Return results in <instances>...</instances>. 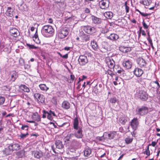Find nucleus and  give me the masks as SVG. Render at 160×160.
I'll list each match as a JSON object with an SVG mask.
<instances>
[{
    "label": "nucleus",
    "instance_id": "obj_16",
    "mask_svg": "<svg viewBox=\"0 0 160 160\" xmlns=\"http://www.w3.org/2000/svg\"><path fill=\"white\" fill-rule=\"evenodd\" d=\"M11 35L14 37H17L19 35L20 33L18 29L15 28H12L10 30Z\"/></svg>",
    "mask_w": 160,
    "mask_h": 160
},
{
    "label": "nucleus",
    "instance_id": "obj_19",
    "mask_svg": "<svg viewBox=\"0 0 160 160\" xmlns=\"http://www.w3.org/2000/svg\"><path fill=\"white\" fill-rule=\"evenodd\" d=\"M106 37L108 39L112 41L117 40L119 38L118 36L115 33H112L109 36H107Z\"/></svg>",
    "mask_w": 160,
    "mask_h": 160
},
{
    "label": "nucleus",
    "instance_id": "obj_50",
    "mask_svg": "<svg viewBox=\"0 0 160 160\" xmlns=\"http://www.w3.org/2000/svg\"><path fill=\"white\" fill-rule=\"evenodd\" d=\"M127 2H126L124 3V6H125V9L126 10V12L127 13H128L129 12V8L127 5Z\"/></svg>",
    "mask_w": 160,
    "mask_h": 160
},
{
    "label": "nucleus",
    "instance_id": "obj_49",
    "mask_svg": "<svg viewBox=\"0 0 160 160\" xmlns=\"http://www.w3.org/2000/svg\"><path fill=\"white\" fill-rule=\"evenodd\" d=\"M47 115V118L51 121H52L53 119V118L52 115L48 112H46Z\"/></svg>",
    "mask_w": 160,
    "mask_h": 160
},
{
    "label": "nucleus",
    "instance_id": "obj_60",
    "mask_svg": "<svg viewBox=\"0 0 160 160\" xmlns=\"http://www.w3.org/2000/svg\"><path fill=\"white\" fill-rule=\"evenodd\" d=\"M85 11L86 13H89L90 12V10L88 8H85Z\"/></svg>",
    "mask_w": 160,
    "mask_h": 160
},
{
    "label": "nucleus",
    "instance_id": "obj_56",
    "mask_svg": "<svg viewBox=\"0 0 160 160\" xmlns=\"http://www.w3.org/2000/svg\"><path fill=\"white\" fill-rule=\"evenodd\" d=\"M52 115H53V116L56 117V114L54 112H52L51 110H50L49 112Z\"/></svg>",
    "mask_w": 160,
    "mask_h": 160
},
{
    "label": "nucleus",
    "instance_id": "obj_59",
    "mask_svg": "<svg viewBox=\"0 0 160 160\" xmlns=\"http://www.w3.org/2000/svg\"><path fill=\"white\" fill-rule=\"evenodd\" d=\"M156 144V142L153 141L152 142V143L151 144V145H152L153 147H154L155 146Z\"/></svg>",
    "mask_w": 160,
    "mask_h": 160
},
{
    "label": "nucleus",
    "instance_id": "obj_33",
    "mask_svg": "<svg viewBox=\"0 0 160 160\" xmlns=\"http://www.w3.org/2000/svg\"><path fill=\"white\" fill-rule=\"evenodd\" d=\"M79 127H78V122L77 118L74 119L73 122V128L74 129H78Z\"/></svg>",
    "mask_w": 160,
    "mask_h": 160
},
{
    "label": "nucleus",
    "instance_id": "obj_47",
    "mask_svg": "<svg viewBox=\"0 0 160 160\" xmlns=\"http://www.w3.org/2000/svg\"><path fill=\"white\" fill-rule=\"evenodd\" d=\"M96 139L97 140H99V141H103L104 139H106L105 138V137L104 136V134H103V135L102 137H97L96 138Z\"/></svg>",
    "mask_w": 160,
    "mask_h": 160
},
{
    "label": "nucleus",
    "instance_id": "obj_4",
    "mask_svg": "<svg viewBox=\"0 0 160 160\" xmlns=\"http://www.w3.org/2000/svg\"><path fill=\"white\" fill-rule=\"evenodd\" d=\"M69 33V30L66 27L62 28L58 32V36L60 39H63L65 38Z\"/></svg>",
    "mask_w": 160,
    "mask_h": 160
},
{
    "label": "nucleus",
    "instance_id": "obj_43",
    "mask_svg": "<svg viewBox=\"0 0 160 160\" xmlns=\"http://www.w3.org/2000/svg\"><path fill=\"white\" fill-rule=\"evenodd\" d=\"M28 135V132H27L25 134H23L21 133L19 137H20L21 138L23 139L25 138Z\"/></svg>",
    "mask_w": 160,
    "mask_h": 160
},
{
    "label": "nucleus",
    "instance_id": "obj_28",
    "mask_svg": "<svg viewBox=\"0 0 160 160\" xmlns=\"http://www.w3.org/2000/svg\"><path fill=\"white\" fill-rule=\"evenodd\" d=\"M43 153L41 151H36L34 154L35 158L37 159H39L43 156Z\"/></svg>",
    "mask_w": 160,
    "mask_h": 160
},
{
    "label": "nucleus",
    "instance_id": "obj_53",
    "mask_svg": "<svg viewBox=\"0 0 160 160\" xmlns=\"http://www.w3.org/2000/svg\"><path fill=\"white\" fill-rule=\"evenodd\" d=\"M142 25L145 29H147L148 28V26L147 25L146 23L143 21L142 22Z\"/></svg>",
    "mask_w": 160,
    "mask_h": 160
},
{
    "label": "nucleus",
    "instance_id": "obj_27",
    "mask_svg": "<svg viewBox=\"0 0 160 160\" xmlns=\"http://www.w3.org/2000/svg\"><path fill=\"white\" fill-rule=\"evenodd\" d=\"M62 107L65 109H68L70 107V104L68 102L64 101L62 104Z\"/></svg>",
    "mask_w": 160,
    "mask_h": 160
},
{
    "label": "nucleus",
    "instance_id": "obj_18",
    "mask_svg": "<svg viewBox=\"0 0 160 160\" xmlns=\"http://www.w3.org/2000/svg\"><path fill=\"white\" fill-rule=\"evenodd\" d=\"M91 19L92 22L94 24H99L101 22L102 20L101 18H97V17L92 15L91 16Z\"/></svg>",
    "mask_w": 160,
    "mask_h": 160
},
{
    "label": "nucleus",
    "instance_id": "obj_11",
    "mask_svg": "<svg viewBox=\"0 0 160 160\" xmlns=\"http://www.w3.org/2000/svg\"><path fill=\"white\" fill-rule=\"evenodd\" d=\"M139 124V122L137 118H134L131 122V126L134 130H136Z\"/></svg>",
    "mask_w": 160,
    "mask_h": 160
},
{
    "label": "nucleus",
    "instance_id": "obj_29",
    "mask_svg": "<svg viewBox=\"0 0 160 160\" xmlns=\"http://www.w3.org/2000/svg\"><path fill=\"white\" fill-rule=\"evenodd\" d=\"M55 144L56 148L59 149H62L64 147L62 142L60 140L56 141L55 142Z\"/></svg>",
    "mask_w": 160,
    "mask_h": 160
},
{
    "label": "nucleus",
    "instance_id": "obj_30",
    "mask_svg": "<svg viewBox=\"0 0 160 160\" xmlns=\"http://www.w3.org/2000/svg\"><path fill=\"white\" fill-rule=\"evenodd\" d=\"M121 51L124 53H126L130 51L131 50V48L130 47H122L120 48Z\"/></svg>",
    "mask_w": 160,
    "mask_h": 160
},
{
    "label": "nucleus",
    "instance_id": "obj_34",
    "mask_svg": "<svg viewBox=\"0 0 160 160\" xmlns=\"http://www.w3.org/2000/svg\"><path fill=\"white\" fill-rule=\"evenodd\" d=\"M37 30H36V32L33 37L34 40L38 44H39L40 43V41L38 37V34L37 33Z\"/></svg>",
    "mask_w": 160,
    "mask_h": 160
},
{
    "label": "nucleus",
    "instance_id": "obj_41",
    "mask_svg": "<svg viewBox=\"0 0 160 160\" xmlns=\"http://www.w3.org/2000/svg\"><path fill=\"white\" fill-rule=\"evenodd\" d=\"M133 139L132 138H130L128 137L125 138V141L126 143L129 144L131 143Z\"/></svg>",
    "mask_w": 160,
    "mask_h": 160
},
{
    "label": "nucleus",
    "instance_id": "obj_63",
    "mask_svg": "<svg viewBox=\"0 0 160 160\" xmlns=\"http://www.w3.org/2000/svg\"><path fill=\"white\" fill-rule=\"evenodd\" d=\"M142 33V34L143 36H145L146 35V33L145 32V31L143 30L142 31V32H141Z\"/></svg>",
    "mask_w": 160,
    "mask_h": 160
},
{
    "label": "nucleus",
    "instance_id": "obj_45",
    "mask_svg": "<svg viewBox=\"0 0 160 160\" xmlns=\"http://www.w3.org/2000/svg\"><path fill=\"white\" fill-rule=\"evenodd\" d=\"M26 45L27 46H28L30 49H36L38 48V47L34 46L33 45H31L28 43H27Z\"/></svg>",
    "mask_w": 160,
    "mask_h": 160
},
{
    "label": "nucleus",
    "instance_id": "obj_26",
    "mask_svg": "<svg viewBox=\"0 0 160 160\" xmlns=\"http://www.w3.org/2000/svg\"><path fill=\"white\" fill-rule=\"evenodd\" d=\"M41 90L43 92H46L49 89V87H47L46 84H40L39 86Z\"/></svg>",
    "mask_w": 160,
    "mask_h": 160
},
{
    "label": "nucleus",
    "instance_id": "obj_25",
    "mask_svg": "<svg viewBox=\"0 0 160 160\" xmlns=\"http://www.w3.org/2000/svg\"><path fill=\"white\" fill-rule=\"evenodd\" d=\"M113 13L110 11L104 13V16L108 19H111L113 16Z\"/></svg>",
    "mask_w": 160,
    "mask_h": 160
},
{
    "label": "nucleus",
    "instance_id": "obj_36",
    "mask_svg": "<svg viewBox=\"0 0 160 160\" xmlns=\"http://www.w3.org/2000/svg\"><path fill=\"white\" fill-rule=\"evenodd\" d=\"M20 88L24 92H29L30 91L29 89L25 85H21Z\"/></svg>",
    "mask_w": 160,
    "mask_h": 160
},
{
    "label": "nucleus",
    "instance_id": "obj_37",
    "mask_svg": "<svg viewBox=\"0 0 160 160\" xmlns=\"http://www.w3.org/2000/svg\"><path fill=\"white\" fill-rule=\"evenodd\" d=\"M81 38L82 41L87 42L89 40L90 37L89 35L85 34L81 37Z\"/></svg>",
    "mask_w": 160,
    "mask_h": 160
},
{
    "label": "nucleus",
    "instance_id": "obj_48",
    "mask_svg": "<svg viewBox=\"0 0 160 160\" xmlns=\"http://www.w3.org/2000/svg\"><path fill=\"white\" fill-rule=\"evenodd\" d=\"M109 101L112 103H115L117 101V99L115 97L109 99Z\"/></svg>",
    "mask_w": 160,
    "mask_h": 160
},
{
    "label": "nucleus",
    "instance_id": "obj_64",
    "mask_svg": "<svg viewBox=\"0 0 160 160\" xmlns=\"http://www.w3.org/2000/svg\"><path fill=\"white\" fill-rule=\"evenodd\" d=\"M123 69H122L120 68V70H118L117 71V72L118 73H121V72L122 71Z\"/></svg>",
    "mask_w": 160,
    "mask_h": 160
},
{
    "label": "nucleus",
    "instance_id": "obj_44",
    "mask_svg": "<svg viewBox=\"0 0 160 160\" xmlns=\"http://www.w3.org/2000/svg\"><path fill=\"white\" fill-rule=\"evenodd\" d=\"M106 73L110 75L112 78L113 77V76H116V74L113 73L112 71L109 69L107 71Z\"/></svg>",
    "mask_w": 160,
    "mask_h": 160
},
{
    "label": "nucleus",
    "instance_id": "obj_39",
    "mask_svg": "<svg viewBox=\"0 0 160 160\" xmlns=\"http://www.w3.org/2000/svg\"><path fill=\"white\" fill-rule=\"evenodd\" d=\"M151 144H149V145L147 147V149L144 152V153L146 154L148 156H149L150 155V152L149 149V146H150Z\"/></svg>",
    "mask_w": 160,
    "mask_h": 160
},
{
    "label": "nucleus",
    "instance_id": "obj_23",
    "mask_svg": "<svg viewBox=\"0 0 160 160\" xmlns=\"http://www.w3.org/2000/svg\"><path fill=\"white\" fill-rule=\"evenodd\" d=\"M91 152L92 150L90 148H86L84 151V155L85 157H88L91 155Z\"/></svg>",
    "mask_w": 160,
    "mask_h": 160
},
{
    "label": "nucleus",
    "instance_id": "obj_21",
    "mask_svg": "<svg viewBox=\"0 0 160 160\" xmlns=\"http://www.w3.org/2000/svg\"><path fill=\"white\" fill-rule=\"evenodd\" d=\"M128 118L126 116L120 117L119 119V121L122 125H124L128 121Z\"/></svg>",
    "mask_w": 160,
    "mask_h": 160
},
{
    "label": "nucleus",
    "instance_id": "obj_35",
    "mask_svg": "<svg viewBox=\"0 0 160 160\" xmlns=\"http://www.w3.org/2000/svg\"><path fill=\"white\" fill-rule=\"evenodd\" d=\"M91 44L92 46V48L95 50H97L98 49V46L96 42L94 41H92L91 42Z\"/></svg>",
    "mask_w": 160,
    "mask_h": 160
},
{
    "label": "nucleus",
    "instance_id": "obj_32",
    "mask_svg": "<svg viewBox=\"0 0 160 160\" xmlns=\"http://www.w3.org/2000/svg\"><path fill=\"white\" fill-rule=\"evenodd\" d=\"M18 77V74L16 72H13L11 75V80L13 82H14Z\"/></svg>",
    "mask_w": 160,
    "mask_h": 160
},
{
    "label": "nucleus",
    "instance_id": "obj_15",
    "mask_svg": "<svg viewBox=\"0 0 160 160\" xmlns=\"http://www.w3.org/2000/svg\"><path fill=\"white\" fill-rule=\"evenodd\" d=\"M132 65L131 61L129 60L124 61L122 62L123 66L127 69L131 68L132 67Z\"/></svg>",
    "mask_w": 160,
    "mask_h": 160
},
{
    "label": "nucleus",
    "instance_id": "obj_57",
    "mask_svg": "<svg viewBox=\"0 0 160 160\" xmlns=\"http://www.w3.org/2000/svg\"><path fill=\"white\" fill-rule=\"evenodd\" d=\"M46 112H47L44 111L43 113V114L42 116V117L43 118H46V114H47L46 113Z\"/></svg>",
    "mask_w": 160,
    "mask_h": 160
},
{
    "label": "nucleus",
    "instance_id": "obj_52",
    "mask_svg": "<svg viewBox=\"0 0 160 160\" xmlns=\"http://www.w3.org/2000/svg\"><path fill=\"white\" fill-rule=\"evenodd\" d=\"M21 128L22 130H25L27 131H28V125H22Z\"/></svg>",
    "mask_w": 160,
    "mask_h": 160
},
{
    "label": "nucleus",
    "instance_id": "obj_13",
    "mask_svg": "<svg viewBox=\"0 0 160 160\" xmlns=\"http://www.w3.org/2000/svg\"><path fill=\"white\" fill-rule=\"evenodd\" d=\"M143 73V70L140 68H136L134 71L133 74L136 77H140Z\"/></svg>",
    "mask_w": 160,
    "mask_h": 160
},
{
    "label": "nucleus",
    "instance_id": "obj_12",
    "mask_svg": "<svg viewBox=\"0 0 160 160\" xmlns=\"http://www.w3.org/2000/svg\"><path fill=\"white\" fill-rule=\"evenodd\" d=\"M74 136L78 138H82L83 135L82 134V128L80 127L78 129H75Z\"/></svg>",
    "mask_w": 160,
    "mask_h": 160
},
{
    "label": "nucleus",
    "instance_id": "obj_10",
    "mask_svg": "<svg viewBox=\"0 0 160 160\" xmlns=\"http://www.w3.org/2000/svg\"><path fill=\"white\" fill-rule=\"evenodd\" d=\"M149 85L152 88H152H153L152 90L154 91L155 89H156L157 91H158L160 87L159 84L157 80L155 81L151 82L150 83Z\"/></svg>",
    "mask_w": 160,
    "mask_h": 160
},
{
    "label": "nucleus",
    "instance_id": "obj_61",
    "mask_svg": "<svg viewBox=\"0 0 160 160\" xmlns=\"http://www.w3.org/2000/svg\"><path fill=\"white\" fill-rule=\"evenodd\" d=\"M3 50L5 51V52H9V50L8 49V48H4Z\"/></svg>",
    "mask_w": 160,
    "mask_h": 160
},
{
    "label": "nucleus",
    "instance_id": "obj_58",
    "mask_svg": "<svg viewBox=\"0 0 160 160\" xmlns=\"http://www.w3.org/2000/svg\"><path fill=\"white\" fill-rule=\"evenodd\" d=\"M62 58H65V59L68 58V54H66L65 55H62Z\"/></svg>",
    "mask_w": 160,
    "mask_h": 160
},
{
    "label": "nucleus",
    "instance_id": "obj_31",
    "mask_svg": "<svg viewBox=\"0 0 160 160\" xmlns=\"http://www.w3.org/2000/svg\"><path fill=\"white\" fill-rule=\"evenodd\" d=\"M12 149V151L18 150L20 149V146L19 144L18 143H15L10 145Z\"/></svg>",
    "mask_w": 160,
    "mask_h": 160
},
{
    "label": "nucleus",
    "instance_id": "obj_20",
    "mask_svg": "<svg viewBox=\"0 0 160 160\" xmlns=\"http://www.w3.org/2000/svg\"><path fill=\"white\" fill-rule=\"evenodd\" d=\"M73 137L74 134L73 133H68L67 136L64 139V142L68 143L70 139L72 138Z\"/></svg>",
    "mask_w": 160,
    "mask_h": 160
},
{
    "label": "nucleus",
    "instance_id": "obj_14",
    "mask_svg": "<svg viewBox=\"0 0 160 160\" xmlns=\"http://www.w3.org/2000/svg\"><path fill=\"white\" fill-rule=\"evenodd\" d=\"M137 61L138 64L141 67H144L146 65V61L142 58H138Z\"/></svg>",
    "mask_w": 160,
    "mask_h": 160
},
{
    "label": "nucleus",
    "instance_id": "obj_8",
    "mask_svg": "<svg viewBox=\"0 0 160 160\" xmlns=\"http://www.w3.org/2000/svg\"><path fill=\"white\" fill-rule=\"evenodd\" d=\"M34 97L37 99L38 103H43L44 102L45 98L43 95L36 93L34 94Z\"/></svg>",
    "mask_w": 160,
    "mask_h": 160
},
{
    "label": "nucleus",
    "instance_id": "obj_40",
    "mask_svg": "<svg viewBox=\"0 0 160 160\" xmlns=\"http://www.w3.org/2000/svg\"><path fill=\"white\" fill-rule=\"evenodd\" d=\"M37 115L35 114L33 116V119L36 121H40V116L38 115V114L37 113Z\"/></svg>",
    "mask_w": 160,
    "mask_h": 160
},
{
    "label": "nucleus",
    "instance_id": "obj_51",
    "mask_svg": "<svg viewBox=\"0 0 160 160\" xmlns=\"http://www.w3.org/2000/svg\"><path fill=\"white\" fill-rule=\"evenodd\" d=\"M19 62L21 66L23 65L24 63V60L22 58H20L19 59Z\"/></svg>",
    "mask_w": 160,
    "mask_h": 160
},
{
    "label": "nucleus",
    "instance_id": "obj_5",
    "mask_svg": "<svg viewBox=\"0 0 160 160\" xmlns=\"http://www.w3.org/2000/svg\"><path fill=\"white\" fill-rule=\"evenodd\" d=\"M148 108L144 106L138 108L136 109L137 114L141 116L146 114L148 113Z\"/></svg>",
    "mask_w": 160,
    "mask_h": 160
},
{
    "label": "nucleus",
    "instance_id": "obj_55",
    "mask_svg": "<svg viewBox=\"0 0 160 160\" xmlns=\"http://www.w3.org/2000/svg\"><path fill=\"white\" fill-rule=\"evenodd\" d=\"M140 14L142 16L147 17L148 15V14L147 13H143L142 12L140 13Z\"/></svg>",
    "mask_w": 160,
    "mask_h": 160
},
{
    "label": "nucleus",
    "instance_id": "obj_1",
    "mask_svg": "<svg viewBox=\"0 0 160 160\" xmlns=\"http://www.w3.org/2000/svg\"><path fill=\"white\" fill-rule=\"evenodd\" d=\"M54 31V29L52 27L49 25H46L43 26L41 29V32L42 34L46 37H50L52 36Z\"/></svg>",
    "mask_w": 160,
    "mask_h": 160
},
{
    "label": "nucleus",
    "instance_id": "obj_46",
    "mask_svg": "<svg viewBox=\"0 0 160 160\" xmlns=\"http://www.w3.org/2000/svg\"><path fill=\"white\" fill-rule=\"evenodd\" d=\"M5 101V98L0 96V105L3 104Z\"/></svg>",
    "mask_w": 160,
    "mask_h": 160
},
{
    "label": "nucleus",
    "instance_id": "obj_38",
    "mask_svg": "<svg viewBox=\"0 0 160 160\" xmlns=\"http://www.w3.org/2000/svg\"><path fill=\"white\" fill-rule=\"evenodd\" d=\"M152 2L151 0H144L142 1V4L144 5L148 6Z\"/></svg>",
    "mask_w": 160,
    "mask_h": 160
},
{
    "label": "nucleus",
    "instance_id": "obj_24",
    "mask_svg": "<svg viewBox=\"0 0 160 160\" xmlns=\"http://www.w3.org/2000/svg\"><path fill=\"white\" fill-rule=\"evenodd\" d=\"M107 64L110 69L113 68L115 65L114 61L112 59H109V61L107 62Z\"/></svg>",
    "mask_w": 160,
    "mask_h": 160
},
{
    "label": "nucleus",
    "instance_id": "obj_62",
    "mask_svg": "<svg viewBox=\"0 0 160 160\" xmlns=\"http://www.w3.org/2000/svg\"><path fill=\"white\" fill-rule=\"evenodd\" d=\"M70 47H65L64 48V49L65 50H66V51H69L70 50Z\"/></svg>",
    "mask_w": 160,
    "mask_h": 160
},
{
    "label": "nucleus",
    "instance_id": "obj_6",
    "mask_svg": "<svg viewBox=\"0 0 160 160\" xmlns=\"http://www.w3.org/2000/svg\"><path fill=\"white\" fill-rule=\"evenodd\" d=\"M109 0H102L99 2V6L102 9H105L109 7Z\"/></svg>",
    "mask_w": 160,
    "mask_h": 160
},
{
    "label": "nucleus",
    "instance_id": "obj_9",
    "mask_svg": "<svg viewBox=\"0 0 160 160\" xmlns=\"http://www.w3.org/2000/svg\"><path fill=\"white\" fill-rule=\"evenodd\" d=\"M117 132L115 131H112L108 133L107 132L104 133V136L105 137L106 139H112L116 135Z\"/></svg>",
    "mask_w": 160,
    "mask_h": 160
},
{
    "label": "nucleus",
    "instance_id": "obj_54",
    "mask_svg": "<svg viewBox=\"0 0 160 160\" xmlns=\"http://www.w3.org/2000/svg\"><path fill=\"white\" fill-rule=\"evenodd\" d=\"M148 42H149V43L150 44V45L152 46V47H153V43L152 42V40L151 38L150 37H149L148 39Z\"/></svg>",
    "mask_w": 160,
    "mask_h": 160
},
{
    "label": "nucleus",
    "instance_id": "obj_3",
    "mask_svg": "<svg viewBox=\"0 0 160 160\" xmlns=\"http://www.w3.org/2000/svg\"><path fill=\"white\" fill-rule=\"evenodd\" d=\"M135 96L142 101H146L148 99V95L147 92L140 89L137 90Z\"/></svg>",
    "mask_w": 160,
    "mask_h": 160
},
{
    "label": "nucleus",
    "instance_id": "obj_7",
    "mask_svg": "<svg viewBox=\"0 0 160 160\" xmlns=\"http://www.w3.org/2000/svg\"><path fill=\"white\" fill-rule=\"evenodd\" d=\"M83 30L88 34H92L96 31V28L94 27L86 26L84 27Z\"/></svg>",
    "mask_w": 160,
    "mask_h": 160
},
{
    "label": "nucleus",
    "instance_id": "obj_22",
    "mask_svg": "<svg viewBox=\"0 0 160 160\" xmlns=\"http://www.w3.org/2000/svg\"><path fill=\"white\" fill-rule=\"evenodd\" d=\"M13 11L10 7H8L6 11V14L8 16L11 17L13 16Z\"/></svg>",
    "mask_w": 160,
    "mask_h": 160
},
{
    "label": "nucleus",
    "instance_id": "obj_42",
    "mask_svg": "<svg viewBox=\"0 0 160 160\" xmlns=\"http://www.w3.org/2000/svg\"><path fill=\"white\" fill-rule=\"evenodd\" d=\"M101 51L102 52H106L108 51V48L107 46H102V47L101 48Z\"/></svg>",
    "mask_w": 160,
    "mask_h": 160
},
{
    "label": "nucleus",
    "instance_id": "obj_2",
    "mask_svg": "<svg viewBox=\"0 0 160 160\" xmlns=\"http://www.w3.org/2000/svg\"><path fill=\"white\" fill-rule=\"evenodd\" d=\"M91 57V54L90 53L85 52L84 55H80L78 59V61L80 65L83 66L85 65L88 62V59L87 57Z\"/></svg>",
    "mask_w": 160,
    "mask_h": 160
},
{
    "label": "nucleus",
    "instance_id": "obj_17",
    "mask_svg": "<svg viewBox=\"0 0 160 160\" xmlns=\"http://www.w3.org/2000/svg\"><path fill=\"white\" fill-rule=\"evenodd\" d=\"M10 145L7 146L5 148V149L3 150V152L6 155H9L12 152V149Z\"/></svg>",
    "mask_w": 160,
    "mask_h": 160
}]
</instances>
